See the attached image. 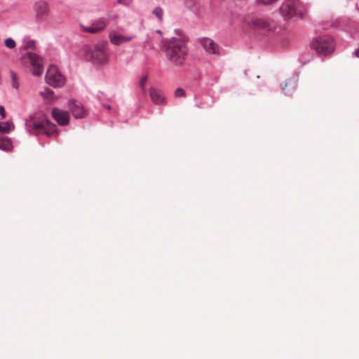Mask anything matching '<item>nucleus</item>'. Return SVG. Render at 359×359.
I'll use <instances>...</instances> for the list:
<instances>
[{"label":"nucleus","mask_w":359,"mask_h":359,"mask_svg":"<svg viewBox=\"0 0 359 359\" xmlns=\"http://www.w3.org/2000/svg\"><path fill=\"white\" fill-rule=\"evenodd\" d=\"M165 56L175 66L181 67L186 60L188 48L184 40L172 38L166 44Z\"/></svg>","instance_id":"f03ea898"},{"label":"nucleus","mask_w":359,"mask_h":359,"mask_svg":"<svg viewBox=\"0 0 359 359\" xmlns=\"http://www.w3.org/2000/svg\"><path fill=\"white\" fill-rule=\"evenodd\" d=\"M33 45V42L30 41L27 43L28 47H31Z\"/></svg>","instance_id":"c756f323"},{"label":"nucleus","mask_w":359,"mask_h":359,"mask_svg":"<svg viewBox=\"0 0 359 359\" xmlns=\"http://www.w3.org/2000/svg\"><path fill=\"white\" fill-rule=\"evenodd\" d=\"M40 95L44 99V101L48 104L53 101L54 94L53 91L48 88H45L43 91L39 93Z\"/></svg>","instance_id":"dca6fc26"},{"label":"nucleus","mask_w":359,"mask_h":359,"mask_svg":"<svg viewBox=\"0 0 359 359\" xmlns=\"http://www.w3.org/2000/svg\"><path fill=\"white\" fill-rule=\"evenodd\" d=\"M12 148V144L10 140L7 138H0V149L9 151Z\"/></svg>","instance_id":"f3484780"},{"label":"nucleus","mask_w":359,"mask_h":359,"mask_svg":"<svg viewBox=\"0 0 359 359\" xmlns=\"http://www.w3.org/2000/svg\"><path fill=\"white\" fill-rule=\"evenodd\" d=\"M35 18L38 22H44L50 14V8L46 1H39L34 4Z\"/></svg>","instance_id":"0eeeda50"},{"label":"nucleus","mask_w":359,"mask_h":359,"mask_svg":"<svg viewBox=\"0 0 359 359\" xmlns=\"http://www.w3.org/2000/svg\"><path fill=\"white\" fill-rule=\"evenodd\" d=\"M354 54L357 57H359V49L356 50Z\"/></svg>","instance_id":"c85d7f7f"},{"label":"nucleus","mask_w":359,"mask_h":359,"mask_svg":"<svg viewBox=\"0 0 359 359\" xmlns=\"http://www.w3.org/2000/svg\"><path fill=\"white\" fill-rule=\"evenodd\" d=\"M10 74H11V86L13 88L15 89H18L19 88V82H18V76L16 75V74L13 72V71H11L10 72Z\"/></svg>","instance_id":"aec40b11"},{"label":"nucleus","mask_w":359,"mask_h":359,"mask_svg":"<svg viewBox=\"0 0 359 359\" xmlns=\"http://www.w3.org/2000/svg\"><path fill=\"white\" fill-rule=\"evenodd\" d=\"M201 43L207 53L210 54H217L219 53V46L211 39L204 38L201 39Z\"/></svg>","instance_id":"4468645a"},{"label":"nucleus","mask_w":359,"mask_h":359,"mask_svg":"<svg viewBox=\"0 0 359 359\" xmlns=\"http://www.w3.org/2000/svg\"><path fill=\"white\" fill-rule=\"evenodd\" d=\"M307 12V7L299 0H285L280 7V13L285 19H290L294 16L304 18Z\"/></svg>","instance_id":"20e7f679"},{"label":"nucleus","mask_w":359,"mask_h":359,"mask_svg":"<svg viewBox=\"0 0 359 359\" xmlns=\"http://www.w3.org/2000/svg\"><path fill=\"white\" fill-rule=\"evenodd\" d=\"M149 96L154 104L165 105L167 103V99L164 95L163 92L155 87L149 88Z\"/></svg>","instance_id":"1a4fd4ad"},{"label":"nucleus","mask_w":359,"mask_h":359,"mask_svg":"<svg viewBox=\"0 0 359 359\" xmlns=\"http://www.w3.org/2000/svg\"><path fill=\"white\" fill-rule=\"evenodd\" d=\"M5 45L8 48H13L15 46V42L11 38H8L6 39Z\"/></svg>","instance_id":"b1692460"},{"label":"nucleus","mask_w":359,"mask_h":359,"mask_svg":"<svg viewBox=\"0 0 359 359\" xmlns=\"http://www.w3.org/2000/svg\"><path fill=\"white\" fill-rule=\"evenodd\" d=\"M147 81V76H143L141 77L140 82H139L140 88H141L143 94L146 93L145 85H146Z\"/></svg>","instance_id":"4be33fe9"},{"label":"nucleus","mask_w":359,"mask_h":359,"mask_svg":"<svg viewBox=\"0 0 359 359\" xmlns=\"http://www.w3.org/2000/svg\"><path fill=\"white\" fill-rule=\"evenodd\" d=\"M107 26V22L104 19L95 20L89 27L84 28L87 32L95 34L103 30Z\"/></svg>","instance_id":"2eb2a0df"},{"label":"nucleus","mask_w":359,"mask_h":359,"mask_svg":"<svg viewBox=\"0 0 359 359\" xmlns=\"http://www.w3.org/2000/svg\"><path fill=\"white\" fill-rule=\"evenodd\" d=\"M45 79L48 84L55 88L62 87L65 83V78L54 65H50L48 69Z\"/></svg>","instance_id":"423d86ee"},{"label":"nucleus","mask_w":359,"mask_h":359,"mask_svg":"<svg viewBox=\"0 0 359 359\" xmlns=\"http://www.w3.org/2000/svg\"><path fill=\"white\" fill-rule=\"evenodd\" d=\"M287 86H291L292 88L294 87L292 81L290 80L285 83L284 86L283 87V90L284 91L285 95L289 94V91L287 90L286 88Z\"/></svg>","instance_id":"393cba45"},{"label":"nucleus","mask_w":359,"mask_h":359,"mask_svg":"<svg viewBox=\"0 0 359 359\" xmlns=\"http://www.w3.org/2000/svg\"><path fill=\"white\" fill-rule=\"evenodd\" d=\"M13 125L10 122H3L0 123V132L3 133H8L12 128H13Z\"/></svg>","instance_id":"a211bd4d"},{"label":"nucleus","mask_w":359,"mask_h":359,"mask_svg":"<svg viewBox=\"0 0 359 359\" xmlns=\"http://www.w3.org/2000/svg\"><path fill=\"white\" fill-rule=\"evenodd\" d=\"M109 37L111 43L116 46H120L124 43L129 42L133 39L132 36H123L116 31L110 32Z\"/></svg>","instance_id":"f8f14e48"},{"label":"nucleus","mask_w":359,"mask_h":359,"mask_svg":"<svg viewBox=\"0 0 359 359\" xmlns=\"http://www.w3.org/2000/svg\"><path fill=\"white\" fill-rule=\"evenodd\" d=\"M25 126L27 130L32 134H45L48 137L57 135L56 126L47 119L43 111H37L30 115Z\"/></svg>","instance_id":"f257e3e1"},{"label":"nucleus","mask_w":359,"mask_h":359,"mask_svg":"<svg viewBox=\"0 0 359 359\" xmlns=\"http://www.w3.org/2000/svg\"><path fill=\"white\" fill-rule=\"evenodd\" d=\"M153 15H154L159 21H163V10L160 7H156L152 11Z\"/></svg>","instance_id":"6ab92c4d"},{"label":"nucleus","mask_w":359,"mask_h":359,"mask_svg":"<svg viewBox=\"0 0 359 359\" xmlns=\"http://www.w3.org/2000/svg\"><path fill=\"white\" fill-rule=\"evenodd\" d=\"M69 109L76 118L85 117L86 111L82 104L78 101L71 100L69 102Z\"/></svg>","instance_id":"9d476101"},{"label":"nucleus","mask_w":359,"mask_h":359,"mask_svg":"<svg viewBox=\"0 0 359 359\" xmlns=\"http://www.w3.org/2000/svg\"><path fill=\"white\" fill-rule=\"evenodd\" d=\"M262 4L264 5H268L273 4V2L276 1L277 0H259Z\"/></svg>","instance_id":"bb28decb"},{"label":"nucleus","mask_w":359,"mask_h":359,"mask_svg":"<svg viewBox=\"0 0 359 359\" xmlns=\"http://www.w3.org/2000/svg\"><path fill=\"white\" fill-rule=\"evenodd\" d=\"M27 58L30 62L33 67V74L35 76H41L43 71V60L41 57L34 53H27Z\"/></svg>","instance_id":"6e6552de"},{"label":"nucleus","mask_w":359,"mask_h":359,"mask_svg":"<svg viewBox=\"0 0 359 359\" xmlns=\"http://www.w3.org/2000/svg\"><path fill=\"white\" fill-rule=\"evenodd\" d=\"M246 23L255 29H264L269 26V22L266 20L258 17H248L245 18Z\"/></svg>","instance_id":"ddd939ff"},{"label":"nucleus","mask_w":359,"mask_h":359,"mask_svg":"<svg viewBox=\"0 0 359 359\" xmlns=\"http://www.w3.org/2000/svg\"><path fill=\"white\" fill-rule=\"evenodd\" d=\"M195 101H196V106L199 108L202 109L204 107V103H203V98L201 96H195Z\"/></svg>","instance_id":"5701e85b"},{"label":"nucleus","mask_w":359,"mask_h":359,"mask_svg":"<svg viewBox=\"0 0 359 359\" xmlns=\"http://www.w3.org/2000/svg\"><path fill=\"white\" fill-rule=\"evenodd\" d=\"M52 116L57 123L60 126H66L69 122V115L67 111L53 108Z\"/></svg>","instance_id":"9b49d317"},{"label":"nucleus","mask_w":359,"mask_h":359,"mask_svg":"<svg viewBox=\"0 0 359 359\" xmlns=\"http://www.w3.org/2000/svg\"><path fill=\"white\" fill-rule=\"evenodd\" d=\"M132 0H118V2L120 4L124 5V6H128L131 3Z\"/></svg>","instance_id":"a878e982"},{"label":"nucleus","mask_w":359,"mask_h":359,"mask_svg":"<svg viewBox=\"0 0 359 359\" xmlns=\"http://www.w3.org/2000/svg\"><path fill=\"white\" fill-rule=\"evenodd\" d=\"M174 96L176 98H184L186 97V93L182 88H177L174 92Z\"/></svg>","instance_id":"412c9836"},{"label":"nucleus","mask_w":359,"mask_h":359,"mask_svg":"<svg viewBox=\"0 0 359 359\" xmlns=\"http://www.w3.org/2000/svg\"><path fill=\"white\" fill-rule=\"evenodd\" d=\"M0 115L1 116L2 118H4L6 117V111H5L4 107L1 105H0Z\"/></svg>","instance_id":"cd10ccee"},{"label":"nucleus","mask_w":359,"mask_h":359,"mask_svg":"<svg viewBox=\"0 0 359 359\" xmlns=\"http://www.w3.org/2000/svg\"><path fill=\"white\" fill-rule=\"evenodd\" d=\"M310 46L319 55L331 54L334 50V40L330 36H321L315 38Z\"/></svg>","instance_id":"39448f33"},{"label":"nucleus","mask_w":359,"mask_h":359,"mask_svg":"<svg viewBox=\"0 0 359 359\" xmlns=\"http://www.w3.org/2000/svg\"><path fill=\"white\" fill-rule=\"evenodd\" d=\"M86 60L98 66L106 65L109 62V54L106 41H100L86 49Z\"/></svg>","instance_id":"7ed1b4c3"}]
</instances>
